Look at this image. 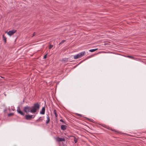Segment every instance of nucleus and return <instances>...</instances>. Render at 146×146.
I'll use <instances>...</instances> for the list:
<instances>
[{"instance_id": "nucleus-1", "label": "nucleus", "mask_w": 146, "mask_h": 146, "mask_svg": "<svg viewBox=\"0 0 146 146\" xmlns=\"http://www.w3.org/2000/svg\"><path fill=\"white\" fill-rule=\"evenodd\" d=\"M85 53V52H82L77 55L74 56V58L75 59H76L80 58L83 56L84 55Z\"/></svg>"}, {"instance_id": "nucleus-2", "label": "nucleus", "mask_w": 146, "mask_h": 146, "mask_svg": "<svg viewBox=\"0 0 146 146\" xmlns=\"http://www.w3.org/2000/svg\"><path fill=\"white\" fill-rule=\"evenodd\" d=\"M31 107L27 106L24 107L23 110L25 112L28 113L29 112H31Z\"/></svg>"}, {"instance_id": "nucleus-3", "label": "nucleus", "mask_w": 146, "mask_h": 146, "mask_svg": "<svg viewBox=\"0 0 146 146\" xmlns=\"http://www.w3.org/2000/svg\"><path fill=\"white\" fill-rule=\"evenodd\" d=\"M35 117V115H26L25 116V119L27 120H30L32 118H34Z\"/></svg>"}, {"instance_id": "nucleus-4", "label": "nucleus", "mask_w": 146, "mask_h": 146, "mask_svg": "<svg viewBox=\"0 0 146 146\" xmlns=\"http://www.w3.org/2000/svg\"><path fill=\"white\" fill-rule=\"evenodd\" d=\"M16 31V30H13L9 31L7 33V34L9 36H11L13 35Z\"/></svg>"}, {"instance_id": "nucleus-5", "label": "nucleus", "mask_w": 146, "mask_h": 146, "mask_svg": "<svg viewBox=\"0 0 146 146\" xmlns=\"http://www.w3.org/2000/svg\"><path fill=\"white\" fill-rule=\"evenodd\" d=\"M56 141L58 142L62 141H65V139L64 138L59 137H57L56 138Z\"/></svg>"}, {"instance_id": "nucleus-6", "label": "nucleus", "mask_w": 146, "mask_h": 146, "mask_svg": "<svg viewBox=\"0 0 146 146\" xmlns=\"http://www.w3.org/2000/svg\"><path fill=\"white\" fill-rule=\"evenodd\" d=\"M33 106L37 110L38 109L40 108V105L38 103L34 104Z\"/></svg>"}, {"instance_id": "nucleus-7", "label": "nucleus", "mask_w": 146, "mask_h": 146, "mask_svg": "<svg viewBox=\"0 0 146 146\" xmlns=\"http://www.w3.org/2000/svg\"><path fill=\"white\" fill-rule=\"evenodd\" d=\"M17 111L18 113L20 114L21 115H25V113L22 112L21 110L19 108H18Z\"/></svg>"}, {"instance_id": "nucleus-8", "label": "nucleus", "mask_w": 146, "mask_h": 146, "mask_svg": "<svg viewBox=\"0 0 146 146\" xmlns=\"http://www.w3.org/2000/svg\"><path fill=\"white\" fill-rule=\"evenodd\" d=\"M45 107H43L42 108L41 110L40 111V113L43 115L44 114L45 112Z\"/></svg>"}, {"instance_id": "nucleus-9", "label": "nucleus", "mask_w": 146, "mask_h": 146, "mask_svg": "<svg viewBox=\"0 0 146 146\" xmlns=\"http://www.w3.org/2000/svg\"><path fill=\"white\" fill-rule=\"evenodd\" d=\"M31 112L35 113L36 111L37 110L33 106L31 107Z\"/></svg>"}, {"instance_id": "nucleus-10", "label": "nucleus", "mask_w": 146, "mask_h": 146, "mask_svg": "<svg viewBox=\"0 0 146 146\" xmlns=\"http://www.w3.org/2000/svg\"><path fill=\"white\" fill-rule=\"evenodd\" d=\"M44 117H40L38 119H37L36 121V122H42L43 120Z\"/></svg>"}, {"instance_id": "nucleus-11", "label": "nucleus", "mask_w": 146, "mask_h": 146, "mask_svg": "<svg viewBox=\"0 0 146 146\" xmlns=\"http://www.w3.org/2000/svg\"><path fill=\"white\" fill-rule=\"evenodd\" d=\"M46 117L47 120L46 121V124H48L49 123L50 121V117L48 115H47Z\"/></svg>"}, {"instance_id": "nucleus-12", "label": "nucleus", "mask_w": 146, "mask_h": 146, "mask_svg": "<svg viewBox=\"0 0 146 146\" xmlns=\"http://www.w3.org/2000/svg\"><path fill=\"white\" fill-rule=\"evenodd\" d=\"M125 56L126 57L129 58H131V59H133L135 60H136V59H137V58H135V57H133V56H129V55L126 56Z\"/></svg>"}, {"instance_id": "nucleus-13", "label": "nucleus", "mask_w": 146, "mask_h": 146, "mask_svg": "<svg viewBox=\"0 0 146 146\" xmlns=\"http://www.w3.org/2000/svg\"><path fill=\"white\" fill-rule=\"evenodd\" d=\"M61 127L62 130H65L66 129L67 126L65 125H62Z\"/></svg>"}, {"instance_id": "nucleus-14", "label": "nucleus", "mask_w": 146, "mask_h": 146, "mask_svg": "<svg viewBox=\"0 0 146 146\" xmlns=\"http://www.w3.org/2000/svg\"><path fill=\"white\" fill-rule=\"evenodd\" d=\"M53 112L55 115V117L57 118L58 117V114L57 113V111L55 109L53 110Z\"/></svg>"}, {"instance_id": "nucleus-15", "label": "nucleus", "mask_w": 146, "mask_h": 146, "mask_svg": "<svg viewBox=\"0 0 146 146\" xmlns=\"http://www.w3.org/2000/svg\"><path fill=\"white\" fill-rule=\"evenodd\" d=\"M3 40L4 41L5 43L6 42L7 40H6V38L4 35H3Z\"/></svg>"}, {"instance_id": "nucleus-16", "label": "nucleus", "mask_w": 146, "mask_h": 146, "mask_svg": "<svg viewBox=\"0 0 146 146\" xmlns=\"http://www.w3.org/2000/svg\"><path fill=\"white\" fill-rule=\"evenodd\" d=\"M68 60V58H64L62 59V61H63L65 62H67Z\"/></svg>"}, {"instance_id": "nucleus-17", "label": "nucleus", "mask_w": 146, "mask_h": 146, "mask_svg": "<svg viewBox=\"0 0 146 146\" xmlns=\"http://www.w3.org/2000/svg\"><path fill=\"white\" fill-rule=\"evenodd\" d=\"M74 141L75 143H76L78 141V138H76L75 137H74Z\"/></svg>"}, {"instance_id": "nucleus-18", "label": "nucleus", "mask_w": 146, "mask_h": 146, "mask_svg": "<svg viewBox=\"0 0 146 146\" xmlns=\"http://www.w3.org/2000/svg\"><path fill=\"white\" fill-rule=\"evenodd\" d=\"M98 49V48H96L94 49H91L89 51H90L91 52H94L97 50Z\"/></svg>"}, {"instance_id": "nucleus-19", "label": "nucleus", "mask_w": 146, "mask_h": 146, "mask_svg": "<svg viewBox=\"0 0 146 146\" xmlns=\"http://www.w3.org/2000/svg\"><path fill=\"white\" fill-rule=\"evenodd\" d=\"M13 114H14L13 113H9L8 114V116L9 117H10V116L13 115Z\"/></svg>"}, {"instance_id": "nucleus-20", "label": "nucleus", "mask_w": 146, "mask_h": 146, "mask_svg": "<svg viewBox=\"0 0 146 146\" xmlns=\"http://www.w3.org/2000/svg\"><path fill=\"white\" fill-rule=\"evenodd\" d=\"M66 41L64 40H62L59 44V45H60V44L63 43L64 42H65Z\"/></svg>"}, {"instance_id": "nucleus-21", "label": "nucleus", "mask_w": 146, "mask_h": 146, "mask_svg": "<svg viewBox=\"0 0 146 146\" xmlns=\"http://www.w3.org/2000/svg\"><path fill=\"white\" fill-rule=\"evenodd\" d=\"M53 47V45L52 44H50L49 46V49H50L52 48Z\"/></svg>"}, {"instance_id": "nucleus-22", "label": "nucleus", "mask_w": 146, "mask_h": 146, "mask_svg": "<svg viewBox=\"0 0 146 146\" xmlns=\"http://www.w3.org/2000/svg\"><path fill=\"white\" fill-rule=\"evenodd\" d=\"M86 118L88 119V120L90 122H92V120H93V119H90L88 118Z\"/></svg>"}, {"instance_id": "nucleus-23", "label": "nucleus", "mask_w": 146, "mask_h": 146, "mask_svg": "<svg viewBox=\"0 0 146 146\" xmlns=\"http://www.w3.org/2000/svg\"><path fill=\"white\" fill-rule=\"evenodd\" d=\"M111 131H115V132H118V133H119V131H117L116 130H115V129H111Z\"/></svg>"}, {"instance_id": "nucleus-24", "label": "nucleus", "mask_w": 146, "mask_h": 146, "mask_svg": "<svg viewBox=\"0 0 146 146\" xmlns=\"http://www.w3.org/2000/svg\"><path fill=\"white\" fill-rule=\"evenodd\" d=\"M47 54H46V55H45L44 56V57H43V58H44V59H45L47 57Z\"/></svg>"}, {"instance_id": "nucleus-25", "label": "nucleus", "mask_w": 146, "mask_h": 146, "mask_svg": "<svg viewBox=\"0 0 146 146\" xmlns=\"http://www.w3.org/2000/svg\"><path fill=\"white\" fill-rule=\"evenodd\" d=\"M36 33L35 32H34L33 34V36H32V37H33V36L35 35H36Z\"/></svg>"}, {"instance_id": "nucleus-26", "label": "nucleus", "mask_w": 146, "mask_h": 146, "mask_svg": "<svg viewBox=\"0 0 146 146\" xmlns=\"http://www.w3.org/2000/svg\"><path fill=\"white\" fill-rule=\"evenodd\" d=\"M78 115L79 116L82 117V115L80 114H78Z\"/></svg>"}, {"instance_id": "nucleus-27", "label": "nucleus", "mask_w": 146, "mask_h": 146, "mask_svg": "<svg viewBox=\"0 0 146 146\" xmlns=\"http://www.w3.org/2000/svg\"><path fill=\"white\" fill-rule=\"evenodd\" d=\"M60 121H61V122H64V121H63V120H62V119H61L60 120Z\"/></svg>"}, {"instance_id": "nucleus-28", "label": "nucleus", "mask_w": 146, "mask_h": 146, "mask_svg": "<svg viewBox=\"0 0 146 146\" xmlns=\"http://www.w3.org/2000/svg\"><path fill=\"white\" fill-rule=\"evenodd\" d=\"M75 137L74 136H73V135H70V137Z\"/></svg>"}]
</instances>
